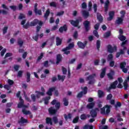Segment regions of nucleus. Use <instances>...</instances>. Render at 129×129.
<instances>
[{
  "label": "nucleus",
  "mask_w": 129,
  "mask_h": 129,
  "mask_svg": "<svg viewBox=\"0 0 129 129\" xmlns=\"http://www.w3.org/2000/svg\"><path fill=\"white\" fill-rule=\"evenodd\" d=\"M51 103V104H52V105L55 104V108H56V109H55L53 107H51L48 109L49 113L50 114H55V113L57 112V109H58L59 107H60V103H59V102H57L56 100H53Z\"/></svg>",
  "instance_id": "nucleus-1"
},
{
  "label": "nucleus",
  "mask_w": 129,
  "mask_h": 129,
  "mask_svg": "<svg viewBox=\"0 0 129 129\" xmlns=\"http://www.w3.org/2000/svg\"><path fill=\"white\" fill-rule=\"evenodd\" d=\"M19 100L20 102L18 105V107L19 108H21V107H23V109L22 110V112L24 113V114H30V113H31V112L26 109V108L28 107V106L24 105V100L22 99V97H20Z\"/></svg>",
  "instance_id": "nucleus-2"
},
{
  "label": "nucleus",
  "mask_w": 129,
  "mask_h": 129,
  "mask_svg": "<svg viewBox=\"0 0 129 129\" xmlns=\"http://www.w3.org/2000/svg\"><path fill=\"white\" fill-rule=\"evenodd\" d=\"M41 91H42V92L36 91L35 93L36 94V96H35L34 94L31 95V97L33 101H35L36 98H39L41 96H43L45 94V89H44V88H41Z\"/></svg>",
  "instance_id": "nucleus-3"
},
{
  "label": "nucleus",
  "mask_w": 129,
  "mask_h": 129,
  "mask_svg": "<svg viewBox=\"0 0 129 129\" xmlns=\"http://www.w3.org/2000/svg\"><path fill=\"white\" fill-rule=\"evenodd\" d=\"M37 24H38L39 26H42L43 25V22L42 21H39L38 20L35 19L33 21L31 22L30 25L27 23L26 25L23 26V28L25 29H28L30 26L31 27H34V26H36Z\"/></svg>",
  "instance_id": "nucleus-4"
},
{
  "label": "nucleus",
  "mask_w": 129,
  "mask_h": 129,
  "mask_svg": "<svg viewBox=\"0 0 129 129\" xmlns=\"http://www.w3.org/2000/svg\"><path fill=\"white\" fill-rule=\"evenodd\" d=\"M52 92H54V95L57 96L58 93L55 87H52L49 88L48 91L47 92L46 94H47V95H49V96H51L52 94Z\"/></svg>",
  "instance_id": "nucleus-5"
},
{
  "label": "nucleus",
  "mask_w": 129,
  "mask_h": 129,
  "mask_svg": "<svg viewBox=\"0 0 129 129\" xmlns=\"http://www.w3.org/2000/svg\"><path fill=\"white\" fill-rule=\"evenodd\" d=\"M105 109L106 113L108 114L110 112V106L106 105L105 106L103 107L102 108H101V113L102 114H105Z\"/></svg>",
  "instance_id": "nucleus-6"
},
{
  "label": "nucleus",
  "mask_w": 129,
  "mask_h": 129,
  "mask_svg": "<svg viewBox=\"0 0 129 129\" xmlns=\"http://www.w3.org/2000/svg\"><path fill=\"white\" fill-rule=\"evenodd\" d=\"M125 44H126V41L123 42L121 45V47L123 48V50H120V52L117 53L116 55V58H118L119 57L120 54H123L124 53V51L126 50V47H125Z\"/></svg>",
  "instance_id": "nucleus-7"
},
{
  "label": "nucleus",
  "mask_w": 129,
  "mask_h": 129,
  "mask_svg": "<svg viewBox=\"0 0 129 129\" xmlns=\"http://www.w3.org/2000/svg\"><path fill=\"white\" fill-rule=\"evenodd\" d=\"M74 47V43H71L69 44L68 46H67L66 48H64L62 50V52H64V54H66V55H68L70 53V51L69 50L70 49H72Z\"/></svg>",
  "instance_id": "nucleus-8"
},
{
  "label": "nucleus",
  "mask_w": 129,
  "mask_h": 129,
  "mask_svg": "<svg viewBox=\"0 0 129 129\" xmlns=\"http://www.w3.org/2000/svg\"><path fill=\"white\" fill-rule=\"evenodd\" d=\"M107 50L108 52L109 53H113V52H115L116 51V46H114L113 47H112L111 45H109L107 46Z\"/></svg>",
  "instance_id": "nucleus-9"
},
{
  "label": "nucleus",
  "mask_w": 129,
  "mask_h": 129,
  "mask_svg": "<svg viewBox=\"0 0 129 129\" xmlns=\"http://www.w3.org/2000/svg\"><path fill=\"white\" fill-rule=\"evenodd\" d=\"M94 76H95V75L89 76L88 78H86L87 81H89V84H93V83H94Z\"/></svg>",
  "instance_id": "nucleus-10"
},
{
  "label": "nucleus",
  "mask_w": 129,
  "mask_h": 129,
  "mask_svg": "<svg viewBox=\"0 0 129 129\" xmlns=\"http://www.w3.org/2000/svg\"><path fill=\"white\" fill-rule=\"evenodd\" d=\"M83 91L79 93L77 95L78 98H80L81 97H82L84 94H86L87 93V87H85L83 89Z\"/></svg>",
  "instance_id": "nucleus-11"
},
{
  "label": "nucleus",
  "mask_w": 129,
  "mask_h": 129,
  "mask_svg": "<svg viewBox=\"0 0 129 129\" xmlns=\"http://www.w3.org/2000/svg\"><path fill=\"white\" fill-rule=\"evenodd\" d=\"M126 65V63H125V62H121L120 64V68H121V69H122V72L124 73H126L127 72V69L126 68H124L125 67Z\"/></svg>",
  "instance_id": "nucleus-12"
},
{
  "label": "nucleus",
  "mask_w": 129,
  "mask_h": 129,
  "mask_svg": "<svg viewBox=\"0 0 129 129\" xmlns=\"http://www.w3.org/2000/svg\"><path fill=\"white\" fill-rule=\"evenodd\" d=\"M99 111V108H96L95 110H93L91 111L90 114L92 116V117H95L97 114V112Z\"/></svg>",
  "instance_id": "nucleus-13"
},
{
  "label": "nucleus",
  "mask_w": 129,
  "mask_h": 129,
  "mask_svg": "<svg viewBox=\"0 0 129 129\" xmlns=\"http://www.w3.org/2000/svg\"><path fill=\"white\" fill-rule=\"evenodd\" d=\"M81 19H80L79 20H77L76 21H74L73 20H71L70 21L71 25H72V26H74V27H77V26H78V24H79V22H81Z\"/></svg>",
  "instance_id": "nucleus-14"
},
{
  "label": "nucleus",
  "mask_w": 129,
  "mask_h": 129,
  "mask_svg": "<svg viewBox=\"0 0 129 129\" xmlns=\"http://www.w3.org/2000/svg\"><path fill=\"white\" fill-rule=\"evenodd\" d=\"M119 36L118 38L119 40H120V41H124V40H125V37L122 35V29H120L119 31Z\"/></svg>",
  "instance_id": "nucleus-15"
},
{
  "label": "nucleus",
  "mask_w": 129,
  "mask_h": 129,
  "mask_svg": "<svg viewBox=\"0 0 129 129\" xmlns=\"http://www.w3.org/2000/svg\"><path fill=\"white\" fill-rule=\"evenodd\" d=\"M86 44H87V42H85V43H83L80 41L78 42V46L79 47V48H81V49H84V48L86 46Z\"/></svg>",
  "instance_id": "nucleus-16"
},
{
  "label": "nucleus",
  "mask_w": 129,
  "mask_h": 129,
  "mask_svg": "<svg viewBox=\"0 0 129 129\" xmlns=\"http://www.w3.org/2000/svg\"><path fill=\"white\" fill-rule=\"evenodd\" d=\"M123 20V16H121V17L118 18V19L116 21V24H117V25H120V24H122Z\"/></svg>",
  "instance_id": "nucleus-17"
},
{
  "label": "nucleus",
  "mask_w": 129,
  "mask_h": 129,
  "mask_svg": "<svg viewBox=\"0 0 129 129\" xmlns=\"http://www.w3.org/2000/svg\"><path fill=\"white\" fill-rule=\"evenodd\" d=\"M113 16H114V12L111 11L109 13V17L108 18V21H111L113 18Z\"/></svg>",
  "instance_id": "nucleus-18"
},
{
  "label": "nucleus",
  "mask_w": 129,
  "mask_h": 129,
  "mask_svg": "<svg viewBox=\"0 0 129 129\" xmlns=\"http://www.w3.org/2000/svg\"><path fill=\"white\" fill-rule=\"evenodd\" d=\"M113 75H114V72L111 70L110 72L107 74L108 78H109V79H113Z\"/></svg>",
  "instance_id": "nucleus-19"
},
{
  "label": "nucleus",
  "mask_w": 129,
  "mask_h": 129,
  "mask_svg": "<svg viewBox=\"0 0 129 129\" xmlns=\"http://www.w3.org/2000/svg\"><path fill=\"white\" fill-rule=\"evenodd\" d=\"M129 81V76L126 78L124 82V88L125 90H126V88H127V82Z\"/></svg>",
  "instance_id": "nucleus-20"
},
{
  "label": "nucleus",
  "mask_w": 129,
  "mask_h": 129,
  "mask_svg": "<svg viewBox=\"0 0 129 129\" xmlns=\"http://www.w3.org/2000/svg\"><path fill=\"white\" fill-rule=\"evenodd\" d=\"M37 7H38V4H36L35 5V9H34V12L35 14H37V15H42V12L41 10H38L37 9Z\"/></svg>",
  "instance_id": "nucleus-21"
},
{
  "label": "nucleus",
  "mask_w": 129,
  "mask_h": 129,
  "mask_svg": "<svg viewBox=\"0 0 129 129\" xmlns=\"http://www.w3.org/2000/svg\"><path fill=\"white\" fill-rule=\"evenodd\" d=\"M118 81L119 82V84L117 86L118 88H122V85H121V83L123 82L122 78H118Z\"/></svg>",
  "instance_id": "nucleus-22"
},
{
  "label": "nucleus",
  "mask_w": 129,
  "mask_h": 129,
  "mask_svg": "<svg viewBox=\"0 0 129 129\" xmlns=\"http://www.w3.org/2000/svg\"><path fill=\"white\" fill-rule=\"evenodd\" d=\"M84 25L86 31H88V30H89V25H90L89 21H85L84 23Z\"/></svg>",
  "instance_id": "nucleus-23"
},
{
  "label": "nucleus",
  "mask_w": 129,
  "mask_h": 129,
  "mask_svg": "<svg viewBox=\"0 0 129 129\" xmlns=\"http://www.w3.org/2000/svg\"><path fill=\"white\" fill-rule=\"evenodd\" d=\"M64 117L66 120H68V119H71L72 115H71L70 113L65 114H64Z\"/></svg>",
  "instance_id": "nucleus-24"
},
{
  "label": "nucleus",
  "mask_w": 129,
  "mask_h": 129,
  "mask_svg": "<svg viewBox=\"0 0 129 129\" xmlns=\"http://www.w3.org/2000/svg\"><path fill=\"white\" fill-rule=\"evenodd\" d=\"M2 8H3V9H5V10H7V11L3 10L2 12V14H3V15H7V13H8V11H9V8H7L5 4H3L2 5Z\"/></svg>",
  "instance_id": "nucleus-25"
},
{
  "label": "nucleus",
  "mask_w": 129,
  "mask_h": 129,
  "mask_svg": "<svg viewBox=\"0 0 129 129\" xmlns=\"http://www.w3.org/2000/svg\"><path fill=\"white\" fill-rule=\"evenodd\" d=\"M116 85H117V81L114 82L112 84H111L110 89H114V88L116 87Z\"/></svg>",
  "instance_id": "nucleus-26"
},
{
  "label": "nucleus",
  "mask_w": 129,
  "mask_h": 129,
  "mask_svg": "<svg viewBox=\"0 0 129 129\" xmlns=\"http://www.w3.org/2000/svg\"><path fill=\"white\" fill-rule=\"evenodd\" d=\"M59 31L60 33H62L63 31L66 32V31H67V26L66 25H64L63 27L59 28Z\"/></svg>",
  "instance_id": "nucleus-27"
},
{
  "label": "nucleus",
  "mask_w": 129,
  "mask_h": 129,
  "mask_svg": "<svg viewBox=\"0 0 129 129\" xmlns=\"http://www.w3.org/2000/svg\"><path fill=\"white\" fill-rule=\"evenodd\" d=\"M105 71H106V68H104L102 69V72L100 74V78H103L104 77V75H105Z\"/></svg>",
  "instance_id": "nucleus-28"
},
{
  "label": "nucleus",
  "mask_w": 129,
  "mask_h": 129,
  "mask_svg": "<svg viewBox=\"0 0 129 129\" xmlns=\"http://www.w3.org/2000/svg\"><path fill=\"white\" fill-rule=\"evenodd\" d=\"M56 45L60 46V45H61V43H62V39L59 38V37H56Z\"/></svg>",
  "instance_id": "nucleus-29"
},
{
  "label": "nucleus",
  "mask_w": 129,
  "mask_h": 129,
  "mask_svg": "<svg viewBox=\"0 0 129 129\" xmlns=\"http://www.w3.org/2000/svg\"><path fill=\"white\" fill-rule=\"evenodd\" d=\"M108 5H109V1L107 0L105 3V12H107V10H108Z\"/></svg>",
  "instance_id": "nucleus-30"
},
{
  "label": "nucleus",
  "mask_w": 129,
  "mask_h": 129,
  "mask_svg": "<svg viewBox=\"0 0 129 129\" xmlns=\"http://www.w3.org/2000/svg\"><path fill=\"white\" fill-rule=\"evenodd\" d=\"M62 59V56L60 54H58L56 56V64H58L59 62L61 61Z\"/></svg>",
  "instance_id": "nucleus-31"
},
{
  "label": "nucleus",
  "mask_w": 129,
  "mask_h": 129,
  "mask_svg": "<svg viewBox=\"0 0 129 129\" xmlns=\"http://www.w3.org/2000/svg\"><path fill=\"white\" fill-rule=\"evenodd\" d=\"M95 104L94 103V102L90 103L87 105V108H89V109H90L92 108L93 106H94Z\"/></svg>",
  "instance_id": "nucleus-32"
},
{
  "label": "nucleus",
  "mask_w": 129,
  "mask_h": 129,
  "mask_svg": "<svg viewBox=\"0 0 129 129\" xmlns=\"http://www.w3.org/2000/svg\"><path fill=\"white\" fill-rule=\"evenodd\" d=\"M98 94L99 97H102L104 96V93H103V92H102L101 90H99L98 91Z\"/></svg>",
  "instance_id": "nucleus-33"
},
{
  "label": "nucleus",
  "mask_w": 129,
  "mask_h": 129,
  "mask_svg": "<svg viewBox=\"0 0 129 129\" xmlns=\"http://www.w3.org/2000/svg\"><path fill=\"white\" fill-rule=\"evenodd\" d=\"M97 19L99 22H102L103 19L102 16H101V15L99 13H98L97 15Z\"/></svg>",
  "instance_id": "nucleus-34"
},
{
  "label": "nucleus",
  "mask_w": 129,
  "mask_h": 129,
  "mask_svg": "<svg viewBox=\"0 0 129 129\" xmlns=\"http://www.w3.org/2000/svg\"><path fill=\"white\" fill-rule=\"evenodd\" d=\"M82 14L83 16H84L85 18H88V17L89 16V13L87 11H83Z\"/></svg>",
  "instance_id": "nucleus-35"
},
{
  "label": "nucleus",
  "mask_w": 129,
  "mask_h": 129,
  "mask_svg": "<svg viewBox=\"0 0 129 129\" xmlns=\"http://www.w3.org/2000/svg\"><path fill=\"white\" fill-rule=\"evenodd\" d=\"M19 122V123H25V122H27V119L24 118V117H21Z\"/></svg>",
  "instance_id": "nucleus-36"
},
{
  "label": "nucleus",
  "mask_w": 129,
  "mask_h": 129,
  "mask_svg": "<svg viewBox=\"0 0 129 129\" xmlns=\"http://www.w3.org/2000/svg\"><path fill=\"white\" fill-rule=\"evenodd\" d=\"M46 123H49V124H51V125H52V120L50 118H46Z\"/></svg>",
  "instance_id": "nucleus-37"
},
{
  "label": "nucleus",
  "mask_w": 129,
  "mask_h": 129,
  "mask_svg": "<svg viewBox=\"0 0 129 129\" xmlns=\"http://www.w3.org/2000/svg\"><path fill=\"white\" fill-rule=\"evenodd\" d=\"M83 128L84 129H93V126L92 125H85Z\"/></svg>",
  "instance_id": "nucleus-38"
},
{
  "label": "nucleus",
  "mask_w": 129,
  "mask_h": 129,
  "mask_svg": "<svg viewBox=\"0 0 129 129\" xmlns=\"http://www.w3.org/2000/svg\"><path fill=\"white\" fill-rule=\"evenodd\" d=\"M49 14H50V10L47 9L46 13L44 15V18H45V19H47Z\"/></svg>",
  "instance_id": "nucleus-39"
},
{
  "label": "nucleus",
  "mask_w": 129,
  "mask_h": 129,
  "mask_svg": "<svg viewBox=\"0 0 129 129\" xmlns=\"http://www.w3.org/2000/svg\"><path fill=\"white\" fill-rule=\"evenodd\" d=\"M58 80H61V81H64V79H65V76H58Z\"/></svg>",
  "instance_id": "nucleus-40"
},
{
  "label": "nucleus",
  "mask_w": 129,
  "mask_h": 129,
  "mask_svg": "<svg viewBox=\"0 0 129 129\" xmlns=\"http://www.w3.org/2000/svg\"><path fill=\"white\" fill-rule=\"evenodd\" d=\"M51 99V97H47V98H46L45 99H44V103L45 104H47L49 102V99Z\"/></svg>",
  "instance_id": "nucleus-41"
},
{
  "label": "nucleus",
  "mask_w": 129,
  "mask_h": 129,
  "mask_svg": "<svg viewBox=\"0 0 129 129\" xmlns=\"http://www.w3.org/2000/svg\"><path fill=\"white\" fill-rule=\"evenodd\" d=\"M109 36H110V32H106V33H105L104 34V38H107L108 37H109Z\"/></svg>",
  "instance_id": "nucleus-42"
},
{
  "label": "nucleus",
  "mask_w": 129,
  "mask_h": 129,
  "mask_svg": "<svg viewBox=\"0 0 129 129\" xmlns=\"http://www.w3.org/2000/svg\"><path fill=\"white\" fill-rule=\"evenodd\" d=\"M63 104L66 106H67L68 105V100H67L66 98L63 99Z\"/></svg>",
  "instance_id": "nucleus-43"
},
{
  "label": "nucleus",
  "mask_w": 129,
  "mask_h": 129,
  "mask_svg": "<svg viewBox=\"0 0 129 129\" xmlns=\"http://www.w3.org/2000/svg\"><path fill=\"white\" fill-rule=\"evenodd\" d=\"M99 48H100V41L97 40V49L99 50Z\"/></svg>",
  "instance_id": "nucleus-44"
},
{
  "label": "nucleus",
  "mask_w": 129,
  "mask_h": 129,
  "mask_svg": "<svg viewBox=\"0 0 129 129\" xmlns=\"http://www.w3.org/2000/svg\"><path fill=\"white\" fill-rule=\"evenodd\" d=\"M93 34L95 37H97V38H98L99 37V35H98V33L97 32V31L95 30L93 31Z\"/></svg>",
  "instance_id": "nucleus-45"
},
{
  "label": "nucleus",
  "mask_w": 129,
  "mask_h": 129,
  "mask_svg": "<svg viewBox=\"0 0 129 129\" xmlns=\"http://www.w3.org/2000/svg\"><path fill=\"white\" fill-rule=\"evenodd\" d=\"M50 7H53V8H56L57 4L55 3V2H51L50 3Z\"/></svg>",
  "instance_id": "nucleus-46"
},
{
  "label": "nucleus",
  "mask_w": 129,
  "mask_h": 129,
  "mask_svg": "<svg viewBox=\"0 0 129 129\" xmlns=\"http://www.w3.org/2000/svg\"><path fill=\"white\" fill-rule=\"evenodd\" d=\"M27 82H30V77H31V74H30V73H27Z\"/></svg>",
  "instance_id": "nucleus-47"
},
{
  "label": "nucleus",
  "mask_w": 129,
  "mask_h": 129,
  "mask_svg": "<svg viewBox=\"0 0 129 129\" xmlns=\"http://www.w3.org/2000/svg\"><path fill=\"white\" fill-rule=\"evenodd\" d=\"M79 119V117H76V118H75L73 121V122L74 123H76V122H77V121H78V120Z\"/></svg>",
  "instance_id": "nucleus-48"
},
{
  "label": "nucleus",
  "mask_w": 129,
  "mask_h": 129,
  "mask_svg": "<svg viewBox=\"0 0 129 129\" xmlns=\"http://www.w3.org/2000/svg\"><path fill=\"white\" fill-rule=\"evenodd\" d=\"M112 98V95L111 94H109V95H107V100H110Z\"/></svg>",
  "instance_id": "nucleus-49"
},
{
  "label": "nucleus",
  "mask_w": 129,
  "mask_h": 129,
  "mask_svg": "<svg viewBox=\"0 0 129 129\" xmlns=\"http://www.w3.org/2000/svg\"><path fill=\"white\" fill-rule=\"evenodd\" d=\"M112 58H113L112 54H109L108 56V58H107L108 61H110V60H112Z\"/></svg>",
  "instance_id": "nucleus-50"
},
{
  "label": "nucleus",
  "mask_w": 129,
  "mask_h": 129,
  "mask_svg": "<svg viewBox=\"0 0 129 129\" xmlns=\"http://www.w3.org/2000/svg\"><path fill=\"white\" fill-rule=\"evenodd\" d=\"M10 8L11 10H13V11H16V10H17V7L15 6H11Z\"/></svg>",
  "instance_id": "nucleus-51"
},
{
  "label": "nucleus",
  "mask_w": 129,
  "mask_h": 129,
  "mask_svg": "<svg viewBox=\"0 0 129 129\" xmlns=\"http://www.w3.org/2000/svg\"><path fill=\"white\" fill-rule=\"evenodd\" d=\"M22 74H23V71H19L18 72V76H17L18 77H21L22 76Z\"/></svg>",
  "instance_id": "nucleus-52"
},
{
  "label": "nucleus",
  "mask_w": 129,
  "mask_h": 129,
  "mask_svg": "<svg viewBox=\"0 0 129 129\" xmlns=\"http://www.w3.org/2000/svg\"><path fill=\"white\" fill-rule=\"evenodd\" d=\"M8 30V26H5L3 29V34H6Z\"/></svg>",
  "instance_id": "nucleus-53"
},
{
  "label": "nucleus",
  "mask_w": 129,
  "mask_h": 129,
  "mask_svg": "<svg viewBox=\"0 0 129 129\" xmlns=\"http://www.w3.org/2000/svg\"><path fill=\"white\" fill-rule=\"evenodd\" d=\"M87 7V5H86V3H83L82 4V9H86Z\"/></svg>",
  "instance_id": "nucleus-54"
},
{
  "label": "nucleus",
  "mask_w": 129,
  "mask_h": 129,
  "mask_svg": "<svg viewBox=\"0 0 129 129\" xmlns=\"http://www.w3.org/2000/svg\"><path fill=\"white\" fill-rule=\"evenodd\" d=\"M7 52V49H4L2 51H1V56H4L5 55V53Z\"/></svg>",
  "instance_id": "nucleus-55"
},
{
  "label": "nucleus",
  "mask_w": 129,
  "mask_h": 129,
  "mask_svg": "<svg viewBox=\"0 0 129 129\" xmlns=\"http://www.w3.org/2000/svg\"><path fill=\"white\" fill-rule=\"evenodd\" d=\"M62 73L63 74H66L67 73V69H65V68H62Z\"/></svg>",
  "instance_id": "nucleus-56"
},
{
  "label": "nucleus",
  "mask_w": 129,
  "mask_h": 129,
  "mask_svg": "<svg viewBox=\"0 0 129 129\" xmlns=\"http://www.w3.org/2000/svg\"><path fill=\"white\" fill-rule=\"evenodd\" d=\"M4 87L5 89H7V90H10V89L11 88V87L8 85H5Z\"/></svg>",
  "instance_id": "nucleus-57"
},
{
  "label": "nucleus",
  "mask_w": 129,
  "mask_h": 129,
  "mask_svg": "<svg viewBox=\"0 0 129 129\" xmlns=\"http://www.w3.org/2000/svg\"><path fill=\"white\" fill-rule=\"evenodd\" d=\"M63 14H64V12L61 11V12L57 13L56 16H58L60 17V16L63 15Z\"/></svg>",
  "instance_id": "nucleus-58"
},
{
  "label": "nucleus",
  "mask_w": 129,
  "mask_h": 129,
  "mask_svg": "<svg viewBox=\"0 0 129 129\" xmlns=\"http://www.w3.org/2000/svg\"><path fill=\"white\" fill-rule=\"evenodd\" d=\"M100 129H107L108 128V127L106 125V126H99Z\"/></svg>",
  "instance_id": "nucleus-59"
},
{
  "label": "nucleus",
  "mask_w": 129,
  "mask_h": 129,
  "mask_svg": "<svg viewBox=\"0 0 129 129\" xmlns=\"http://www.w3.org/2000/svg\"><path fill=\"white\" fill-rule=\"evenodd\" d=\"M18 44L19 46H22L23 45V41H22L21 39H19L18 40Z\"/></svg>",
  "instance_id": "nucleus-60"
},
{
  "label": "nucleus",
  "mask_w": 129,
  "mask_h": 129,
  "mask_svg": "<svg viewBox=\"0 0 129 129\" xmlns=\"http://www.w3.org/2000/svg\"><path fill=\"white\" fill-rule=\"evenodd\" d=\"M8 82L9 84H10V85H12L14 84V81H13V80H8Z\"/></svg>",
  "instance_id": "nucleus-61"
},
{
  "label": "nucleus",
  "mask_w": 129,
  "mask_h": 129,
  "mask_svg": "<svg viewBox=\"0 0 129 129\" xmlns=\"http://www.w3.org/2000/svg\"><path fill=\"white\" fill-rule=\"evenodd\" d=\"M24 18H25V15L24 14H21L19 16V19L22 20V19H24Z\"/></svg>",
  "instance_id": "nucleus-62"
},
{
  "label": "nucleus",
  "mask_w": 129,
  "mask_h": 129,
  "mask_svg": "<svg viewBox=\"0 0 129 129\" xmlns=\"http://www.w3.org/2000/svg\"><path fill=\"white\" fill-rule=\"evenodd\" d=\"M86 118V115L85 114H82L81 116V119H85Z\"/></svg>",
  "instance_id": "nucleus-63"
},
{
  "label": "nucleus",
  "mask_w": 129,
  "mask_h": 129,
  "mask_svg": "<svg viewBox=\"0 0 129 129\" xmlns=\"http://www.w3.org/2000/svg\"><path fill=\"white\" fill-rule=\"evenodd\" d=\"M95 30H98V28H99V24L97 23L94 26Z\"/></svg>",
  "instance_id": "nucleus-64"
}]
</instances>
